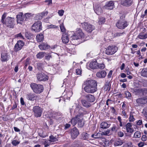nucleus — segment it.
<instances>
[{
    "instance_id": "obj_25",
    "label": "nucleus",
    "mask_w": 147,
    "mask_h": 147,
    "mask_svg": "<svg viewBox=\"0 0 147 147\" xmlns=\"http://www.w3.org/2000/svg\"><path fill=\"white\" fill-rule=\"evenodd\" d=\"M81 101L83 106L85 107L88 108L91 106V105L90 103L86 99H82Z\"/></svg>"
},
{
    "instance_id": "obj_18",
    "label": "nucleus",
    "mask_w": 147,
    "mask_h": 147,
    "mask_svg": "<svg viewBox=\"0 0 147 147\" xmlns=\"http://www.w3.org/2000/svg\"><path fill=\"white\" fill-rule=\"evenodd\" d=\"M9 56L6 51H4L1 54V60L5 61L8 60Z\"/></svg>"
},
{
    "instance_id": "obj_59",
    "label": "nucleus",
    "mask_w": 147,
    "mask_h": 147,
    "mask_svg": "<svg viewBox=\"0 0 147 147\" xmlns=\"http://www.w3.org/2000/svg\"><path fill=\"white\" fill-rule=\"evenodd\" d=\"M143 95L145 96L146 97H147V89H145L143 91Z\"/></svg>"
},
{
    "instance_id": "obj_14",
    "label": "nucleus",
    "mask_w": 147,
    "mask_h": 147,
    "mask_svg": "<svg viewBox=\"0 0 147 147\" xmlns=\"http://www.w3.org/2000/svg\"><path fill=\"white\" fill-rule=\"evenodd\" d=\"M137 106L140 105L141 104H144L147 103V97H143L139 98L136 100Z\"/></svg>"
},
{
    "instance_id": "obj_21",
    "label": "nucleus",
    "mask_w": 147,
    "mask_h": 147,
    "mask_svg": "<svg viewBox=\"0 0 147 147\" xmlns=\"http://www.w3.org/2000/svg\"><path fill=\"white\" fill-rule=\"evenodd\" d=\"M63 42L65 44L67 43L69 41V38L67 34L66 33L63 34L61 38Z\"/></svg>"
},
{
    "instance_id": "obj_8",
    "label": "nucleus",
    "mask_w": 147,
    "mask_h": 147,
    "mask_svg": "<svg viewBox=\"0 0 147 147\" xmlns=\"http://www.w3.org/2000/svg\"><path fill=\"white\" fill-rule=\"evenodd\" d=\"M128 24L127 22L125 20H119L116 24L117 27L119 28L123 29L125 28Z\"/></svg>"
},
{
    "instance_id": "obj_7",
    "label": "nucleus",
    "mask_w": 147,
    "mask_h": 147,
    "mask_svg": "<svg viewBox=\"0 0 147 147\" xmlns=\"http://www.w3.org/2000/svg\"><path fill=\"white\" fill-rule=\"evenodd\" d=\"M117 50V48L115 46H109L106 49L105 53L108 55L114 54Z\"/></svg>"
},
{
    "instance_id": "obj_31",
    "label": "nucleus",
    "mask_w": 147,
    "mask_h": 147,
    "mask_svg": "<svg viewBox=\"0 0 147 147\" xmlns=\"http://www.w3.org/2000/svg\"><path fill=\"white\" fill-rule=\"evenodd\" d=\"M36 39L38 42H41L44 39V36L43 34L40 33L37 35L36 36Z\"/></svg>"
},
{
    "instance_id": "obj_30",
    "label": "nucleus",
    "mask_w": 147,
    "mask_h": 147,
    "mask_svg": "<svg viewBox=\"0 0 147 147\" xmlns=\"http://www.w3.org/2000/svg\"><path fill=\"white\" fill-rule=\"evenodd\" d=\"M124 143L123 140L119 139L116 140L114 142L115 146H119L122 145Z\"/></svg>"
},
{
    "instance_id": "obj_54",
    "label": "nucleus",
    "mask_w": 147,
    "mask_h": 147,
    "mask_svg": "<svg viewBox=\"0 0 147 147\" xmlns=\"http://www.w3.org/2000/svg\"><path fill=\"white\" fill-rule=\"evenodd\" d=\"M42 15V18L47 15L48 13V12L47 11H44L41 13Z\"/></svg>"
},
{
    "instance_id": "obj_64",
    "label": "nucleus",
    "mask_w": 147,
    "mask_h": 147,
    "mask_svg": "<svg viewBox=\"0 0 147 147\" xmlns=\"http://www.w3.org/2000/svg\"><path fill=\"white\" fill-rule=\"evenodd\" d=\"M70 126V125L69 124L67 123L65 125V129H67L69 128Z\"/></svg>"
},
{
    "instance_id": "obj_48",
    "label": "nucleus",
    "mask_w": 147,
    "mask_h": 147,
    "mask_svg": "<svg viewBox=\"0 0 147 147\" xmlns=\"http://www.w3.org/2000/svg\"><path fill=\"white\" fill-rule=\"evenodd\" d=\"M29 60L30 59L29 58H27L26 59V61L25 63V66L24 67V68L25 69H26L27 65L30 64Z\"/></svg>"
},
{
    "instance_id": "obj_32",
    "label": "nucleus",
    "mask_w": 147,
    "mask_h": 147,
    "mask_svg": "<svg viewBox=\"0 0 147 147\" xmlns=\"http://www.w3.org/2000/svg\"><path fill=\"white\" fill-rule=\"evenodd\" d=\"M110 124L107 123L106 122H103L101 123L100 127L103 129H106L108 128L110 126Z\"/></svg>"
},
{
    "instance_id": "obj_56",
    "label": "nucleus",
    "mask_w": 147,
    "mask_h": 147,
    "mask_svg": "<svg viewBox=\"0 0 147 147\" xmlns=\"http://www.w3.org/2000/svg\"><path fill=\"white\" fill-rule=\"evenodd\" d=\"M64 11L63 10H59L58 11V13L60 16H62L63 14Z\"/></svg>"
},
{
    "instance_id": "obj_29",
    "label": "nucleus",
    "mask_w": 147,
    "mask_h": 147,
    "mask_svg": "<svg viewBox=\"0 0 147 147\" xmlns=\"http://www.w3.org/2000/svg\"><path fill=\"white\" fill-rule=\"evenodd\" d=\"M110 86V82L108 81L107 82L103 87V90L105 91H109L111 88Z\"/></svg>"
},
{
    "instance_id": "obj_50",
    "label": "nucleus",
    "mask_w": 147,
    "mask_h": 147,
    "mask_svg": "<svg viewBox=\"0 0 147 147\" xmlns=\"http://www.w3.org/2000/svg\"><path fill=\"white\" fill-rule=\"evenodd\" d=\"M42 15L41 13L38 14L36 16V20H41L42 18Z\"/></svg>"
},
{
    "instance_id": "obj_16",
    "label": "nucleus",
    "mask_w": 147,
    "mask_h": 147,
    "mask_svg": "<svg viewBox=\"0 0 147 147\" xmlns=\"http://www.w3.org/2000/svg\"><path fill=\"white\" fill-rule=\"evenodd\" d=\"M79 134L78 129L76 127L71 129V134L72 139L76 138Z\"/></svg>"
},
{
    "instance_id": "obj_55",
    "label": "nucleus",
    "mask_w": 147,
    "mask_h": 147,
    "mask_svg": "<svg viewBox=\"0 0 147 147\" xmlns=\"http://www.w3.org/2000/svg\"><path fill=\"white\" fill-rule=\"evenodd\" d=\"M141 139L143 142L147 140V137L145 135H143Z\"/></svg>"
},
{
    "instance_id": "obj_49",
    "label": "nucleus",
    "mask_w": 147,
    "mask_h": 147,
    "mask_svg": "<svg viewBox=\"0 0 147 147\" xmlns=\"http://www.w3.org/2000/svg\"><path fill=\"white\" fill-rule=\"evenodd\" d=\"M79 38L78 36V35L76 34V33H75L74 35L71 36V38L72 40H75L79 39Z\"/></svg>"
},
{
    "instance_id": "obj_17",
    "label": "nucleus",
    "mask_w": 147,
    "mask_h": 147,
    "mask_svg": "<svg viewBox=\"0 0 147 147\" xmlns=\"http://www.w3.org/2000/svg\"><path fill=\"white\" fill-rule=\"evenodd\" d=\"M85 99L89 102H94L95 98L94 96L90 94H87L84 96Z\"/></svg>"
},
{
    "instance_id": "obj_1",
    "label": "nucleus",
    "mask_w": 147,
    "mask_h": 147,
    "mask_svg": "<svg viewBox=\"0 0 147 147\" xmlns=\"http://www.w3.org/2000/svg\"><path fill=\"white\" fill-rule=\"evenodd\" d=\"M97 84L95 80H89L86 83L84 90L87 93H93L97 91Z\"/></svg>"
},
{
    "instance_id": "obj_51",
    "label": "nucleus",
    "mask_w": 147,
    "mask_h": 147,
    "mask_svg": "<svg viewBox=\"0 0 147 147\" xmlns=\"http://www.w3.org/2000/svg\"><path fill=\"white\" fill-rule=\"evenodd\" d=\"M145 145H146L145 142H140L138 144V145L139 147H143Z\"/></svg>"
},
{
    "instance_id": "obj_62",
    "label": "nucleus",
    "mask_w": 147,
    "mask_h": 147,
    "mask_svg": "<svg viewBox=\"0 0 147 147\" xmlns=\"http://www.w3.org/2000/svg\"><path fill=\"white\" fill-rule=\"evenodd\" d=\"M60 28L62 32H64L65 31V29L63 25H61L60 26Z\"/></svg>"
},
{
    "instance_id": "obj_4",
    "label": "nucleus",
    "mask_w": 147,
    "mask_h": 147,
    "mask_svg": "<svg viewBox=\"0 0 147 147\" xmlns=\"http://www.w3.org/2000/svg\"><path fill=\"white\" fill-rule=\"evenodd\" d=\"M82 117H75L71 119V122L73 125H75L77 123L79 127H82L84 125V123L82 121Z\"/></svg>"
},
{
    "instance_id": "obj_52",
    "label": "nucleus",
    "mask_w": 147,
    "mask_h": 147,
    "mask_svg": "<svg viewBox=\"0 0 147 147\" xmlns=\"http://www.w3.org/2000/svg\"><path fill=\"white\" fill-rule=\"evenodd\" d=\"M110 132V130L107 129L106 131H105L102 133V135H107Z\"/></svg>"
},
{
    "instance_id": "obj_53",
    "label": "nucleus",
    "mask_w": 147,
    "mask_h": 147,
    "mask_svg": "<svg viewBox=\"0 0 147 147\" xmlns=\"http://www.w3.org/2000/svg\"><path fill=\"white\" fill-rule=\"evenodd\" d=\"M126 96L127 98H129L131 96V94L129 91H126L125 92Z\"/></svg>"
},
{
    "instance_id": "obj_33",
    "label": "nucleus",
    "mask_w": 147,
    "mask_h": 147,
    "mask_svg": "<svg viewBox=\"0 0 147 147\" xmlns=\"http://www.w3.org/2000/svg\"><path fill=\"white\" fill-rule=\"evenodd\" d=\"M141 76L147 78V68H143L141 72Z\"/></svg>"
},
{
    "instance_id": "obj_22",
    "label": "nucleus",
    "mask_w": 147,
    "mask_h": 147,
    "mask_svg": "<svg viewBox=\"0 0 147 147\" xmlns=\"http://www.w3.org/2000/svg\"><path fill=\"white\" fill-rule=\"evenodd\" d=\"M125 127L126 128L127 132L132 133L134 131V129L131 128L132 124L131 123H127L125 125Z\"/></svg>"
},
{
    "instance_id": "obj_40",
    "label": "nucleus",
    "mask_w": 147,
    "mask_h": 147,
    "mask_svg": "<svg viewBox=\"0 0 147 147\" xmlns=\"http://www.w3.org/2000/svg\"><path fill=\"white\" fill-rule=\"evenodd\" d=\"M73 92H72L70 91L67 92L65 96L66 97L67 99L69 100L70 97L72 96Z\"/></svg>"
},
{
    "instance_id": "obj_2",
    "label": "nucleus",
    "mask_w": 147,
    "mask_h": 147,
    "mask_svg": "<svg viewBox=\"0 0 147 147\" xmlns=\"http://www.w3.org/2000/svg\"><path fill=\"white\" fill-rule=\"evenodd\" d=\"M6 13H4L3 14L1 17V22L7 27L10 28H13L15 25L14 18L9 17H7L6 18Z\"/></svg>"
},
{
    "instance_id": "obj_58",
    "label": "nucleus",
    "mask_w": 147,
    "mask_h": 147,
    "mask_svg": "<svg viewBox=\"0 0 147 147\" xmlns=\"http://www.w3.org/2000/svg\"><path fill=\"white\" fill-rule=\"evenodd\" d=\"M143 111L145 112V117L147 118V107L144 108Z\"/></svg>"
},
{
    "instance_id": "obj_23",
    "label": "nucleus",
    "mask_w": 147,
    "mask_h": 147,
    "mask_svg": "<svg viewBox=\"0 0 147 147\" xmlns=\"http://www.w3.org/2000/svg\"><path fill=\"white\" fill-rule=\"evenodd\" d=\"M39 48L41 50H45L48 49L50 46L45 43H43L39 45L38 46Z\"/></svg>"
},
{
    "instance_id": "obj_12",
    "label": "nucleus",
    "mask_w": 147,
    "mask_h": 147,
    "mask_svg": "<svg viewBox=\"0 0 147 147\" xmlns=\"http://www.w3.org/2000/svg\"><path fill=\"white\" fill-rule=\"evenodd\" d=\"M120 2L121 5L126 7L131 6L134 3L133 0H121Z\"/></svg>"
},
{
    "instance_id": "obj_60",
    "label": "nucleus",
    "mask_w": 147,
    "mask_h": 147,
    "mask_svg": "<svg viewBox=\"0 0 147 147\" xmlns=\"http://www.w3.org/2000/svg\"><path fill=\"white\" fill-rule=\"evenodd\" d=\"M117 134L118 136L121 137H122L124 136L123 133L121 131L118 132Z\"/></svg>"
},
{
    "instance_id": "obj_24",
    "label": "nucleus",
    "mask_w": 147,
    "mask_h": 147,
    "mask_svg": "<svg viewBox=\"0 0 147 147\" xmlns=\"http://www.w3.org/2000/svg\"><path fill=\"white\" fill-rule=\"evenodd\" d=\"M106 72L104 70L101 71L96 73V76L97 77L100 78H105L106 75Z\"/></svg>"
},
{
    "instance_id": "obj_39",
    "label": "nucleus",
    "mask_w": 147,
    "mask_h": 147,
    "mask_svg": "<svg viewBox=\"0 0 147 147\" xmlns=\"http://www.w3.org/2000/svg\"><path fill=\"white\" fill-rule=\"evenodd\" d=\"M49 141L50 142H55L58 141V140L56 138L54 137L53 135H51L49 137Z\"/></svg>"
},
{
    "instance_id": "obj_61",
    "label": "nucleus",
    "mask_w": 147,
    "mask_h": 147,
    "mask_svg": "<svg viewBox=\"0 0 147 147\" xmlns=\"http://www.w3.org/2000/svg\"><path fill=\"white\" fill-rule=\"evenodd\" d=\"M76 72L77 75H80L82 71L80 69H76Z\"/></svg>"
},
{
    "instance_id": "obj_10",
    "label": "nucleus",
    "mask_w": 147,
    "mask_h": 147,
    "mask_svg": "<svg viewBox=\"0 0 147 147\" xmlns=\"http://www.w3.org/2000/svg\"><path fill=\"white\" fill-rule=\"evenodd\" d=\"M33 111L36 117H38L41 116L42 111L41 108L39 106H35L34 107L33 109Z\"/></svg>"
},
{
    "instance_id": "obj_44",
    "label": "nucleus",
    "mask_w": 147,
    "mask_h": 147,
    "mask_svg": "<svg viewBox=\"0 0 147 147\" xmlns=\"http://www.w3.org/2000/svg\"><path fill=\"white\" fill-rule=\"evenodd\" d=\"M76 108L74 110V112L75 113H78L79 111V109L80 108V105L78 104H76Z\"/></svg>"
},
{
    "instance_id": "obj_42",
    "label": "nucleus",
    "mask_w": 147,
    "mask_h": 147,
    "mask_svg": "<svg viewBox=\"0 0 147 147\" xmlns=\"http://www.w3.org/2000/svg\"><path fill=\"white\" fill-rule=\"evenodd\" d=\"M105 19L104 18L101 17L99 19L98 23L100 25L102 24L105 23Z\"/></svg>"
},
{
    "instance_id": "obj_28",
    "label": "nucleus",
    "mask_w": 147,
    "mask_h": 147,
    "mask_svg": "<svg viewBox=\"0 0 147 147\" xmlns=\"http://www.w3.org/2000/svg\"><path fill=\"white\" fill-rule=\"evenodd\" d=\"M27 98L30 100L34 101L36 98L34 94H29L26 95Z\"/></svg>"
},
{
    "instance_id": "obj_26",
    "label": "nucleus",
    "mask_w": 147,
    "mask_h": 147,
    "mask_svg": "<svg viewBox=\"0 0 147 147\" xmlns=\"http://www.w3.org/2000/svg\"><path fill=\"white\" fill-rule=\"evenodd\" d=\"M79 111L78 112V114L76 117H82L83 116L84 114H85V112H86V111L84 110V108L82 107L80 105V108L79 109Z\"/></svg>"
},
{
    "instance_id": "obj_45",
    "label": "nucleus",
    "mask_w": 147,
    "mask_h": 147,
    "mask_svg": "<svg viewBox=\"0 0 147 147\" xmlns=\"http://www.w3.org/2000/svg\"><path fill=\"white\" fill-rule=\"evenodd\" d=\"M31 16V13H26L24 15L25 20H27V19L29 18Z\"/></svg>"
},
{
    "instance_id": "obj_9",
    "label": "nucleus",
    "mask_w": 147,
    "mask_h": 147,
    "mask_svg": "<svg viewBox=\"0 0 147 147\" xmlns=\"http://www.w3.org/2000/svg\"><path fill=\"white\" fill-rule=\"evenodd\" d=\"M42 23L40 21L35 22L32 26V29L36 32H39L42 29Z\"/></svg>"
},
{
    "instance_id": "obj_3",
    "label": "nucleus",
    "mask_w": 147,
    "mask_h": 147,
    "mask_svg": "<svg viewBox=\"0 0 147 147\" xmlns=\"http://www.w3.org/2000/svg\"><path fill=\"white\" fill-rule=\"evenodd\" d=\"M30 86L33 91L36 93L40 94L43 90V86L41 84H37L32 83L30 84Z\"/></svg>"
},
{
    "instance_id": "obj_27",
    "label": "nucleus",
    "mask_w": 147,
    "mask_h": 147,
    "mask_svg": "<svg viewBox=\"0 0 147 147\" xmlns=\"http://www.w3.org/2000/svg\"><path fill=\"white\" fill-rule=\"evenodd\" d=\"M89 67L93 69H97L98 63L96 61L91 62L89 64Z\"/></svg>"
},
{
    "instance_id": "obj_46",
    "label": "nucleus",
    "mask_w": 147,
    "mask_h": 147,
    "mask_svg": "<svg viewBox=\"0 0 147 147\" xmlns=\"http://www.w3.org/2000/svg\"><path fill=\"white\" fill-rule=\"evenodd\" d=\"M97 68L100 69H103L105 67V65L103 63L98 64V63Z\"/></svg>"
},
{
    "instance_id": "obj_41",
    "label": "nucleus",
    "mask_w": 147,
    "mask_h": 147,
    "mask_svg": "<svg viewBox=\"0 0 147 147\" xmlns=\"http://www.w3.org/2000/svg\"><path fill=\"white\" fill-rule=\"evenodd\" d=\"M129 119V121L130 122H133L135 120V119L134 118L133 115L132 114V113H130Z\"/></svg>"
},
{
    "instance_id": "obj_63",
    "label": "nucleus",
    "mask_w": 147,
    "mask_h": 147,
    "mask_svg": "<svg viewBox=\"0 0 147 147\" xmlns=\"http://www.w3.org/2000/svg\"><path fill=\"white\" fill-rule=\"evenodd\" d=\"M117 128L115 126H113L111 128V130L115 132H116L117 131Z\"/></svg>"
},
{
    "instance_id": "obj_37",
    "label": "nucleus",
    "mask_w": 147,
    "mask_h": 147,
    "mask_svg": "<svg viewBox=\"0 0 147 147\" xmlns=\"http://www.w3.org/2000/svg\"><path fill=\"white\" fill-rule=\"evenodd\" d=\"M89 135L85 132L83 133L81 135V138L84 140H87L88 139Z\"/></svg>"
},
{
    "instance_id": "obj_19",
    "label": "nucleus",
    "mask_w": 147,
    "mask_h": 147,
    "mask_svg": "<svg viewBox=\"0 0 147 147\" xmlns=\"http://www.w3.org/2000/svg\"><path fill=\"white\" fill-rule=\"evenodd\" d=\"M94 9L95 12L98 15L100 14L102 12V10L101 7L98 4H96L95 5H94Z\"/></svg>"
},
{
    "instance_id": "obj_35",
    "label": "nucleus",
    "mask_w": 147,
    "mask_h": 147,
    "mask_svg": "<svg viewBox=\"0 0 147 147\" xmlns=\"http://www.w3.org/2000/svg\"><path fill=\"white\" fill-rule=\"evenodd\" d=\"M137 37L141 39H144L147 38V34H143L142 33H140L138 35Z\"/></svg>"
},
{
    "instance_id": "obj_47",
    "label": "nucleus",
    "mask_w": 147,
    "mask_h": 147,
    "mask_svg": "<svg viewBox=\"0 0 147 147\" xmlns=\"http://www.w3.org/2000/svg\"><path fill=\"white\" fill-rule=\"evenodd\" d=\"M20 141L17 140H13L12 142V144L13 146H16L19 144Z\"/></svg>"
},
{
    "instance_id": "obj_5",
    "label": "nucleus",
    "mask_w": 147,
    "mask_h": 147,
    "mask_svg": "<svg viewBox=\"0 0 147 147\" xmlns=\"http://www.w3.org/2000/svg\"><path fill=\"white\" fill-rule=\"evenodd\" d=\"M82 25L83 28L87 32H91L95 29V27L88 22H84L82 23Z\"/></svg>"
},
{
    "instance_id": "obj_15",
    "label": "nucleus",
    "mask_w": 147,
    "mask_h": 147,
    "mask_svg": "<svg viewBox=\"0 0 147 147\" xmlns=\"http://www.w3.org/2000/svg\"><path fill=\"white\" fill-rule=\"evenodd\" d=\"M114 1H109L106 3L105 5L103 7V8L110 10H112L115 7Z\"/></svg>"
},
{
    "instance_id": "obj_20",
    "label": "nucleus",
    "mask_w": 147,
    "mask_h": 147,
    "mask_svg": "<svg viewBox=\"0 0 147 147\" xmlns=\"http://www.w3.org/2000/svg\"><path fill=\"white\" fill-rule=\"evenodd\" d=\"M76 33V34L78 35L79 39H82L84 38V34L81 29L80 28H77Z\"/></svg>"
},
{
    "instance_id": "obj_36",
    "label": "nucleus",
    "mask_w": 147,
    "mask_h": 147,
    "mask_svg": "<svg viewBox=\"0 0 147 147\" xmlns=\"http://www.w3.org/2000/svg\"><path fill=\"white\" fill-rule=\"evenodd\" d=\"M25 35L26 37L28 39L32 38L34 36L32 34L27 32L25 33Z\"/></svg>"
},
{
    "instance_id": "obj_43",
    "label": "nucleus",
    "mask_w": 147,
    "mask_h": 147,
    "mask_svg": "<svg viewBox=\"0 0 147 147\" xmlns=\"http://www.w3.org/2000/svg\"><path fill=\"white\" fill-rule=\"evenodd\" d=\"M134 136L136 138H140L141 137L140 132L138 131L136 132L134 134Z\"/></svg>"
},
{
    "instance_id": "obj_11",
    "label": "nucleus",
    "mask_w": 147,
    "mask_h": 147,
    "mask_svg": "<svg viewBox=\"0 0 147 147\" xmlns=\"http://www.w3.org/2000/svg\"><path fill=\"white\" fill-rule=\"evenodd\" d=\"M24 43L22 40H19L17 41L14 47V50L15 52L20 50L24 46Z\"/></svg>"
},
{
    "instance_id": "obj_6",
    "label": "nucleus",
    "mask_w": 147,
    "mask_h": 147,
    "mask_svg": "<svg viewBox=\"0 0 147 147\" xmlns=\"http://www.w3.org/2000/svg\"><path fill=\"white\" fill-rule=\"evenodd\" d=\"M37 80L39 81H46L48 80L49 77L43 72L39 73L36 74Z\"/></svg>"
},
{
    "instance_id": "obj_34",
    "label": "nucleus",
    "mask_w": 147,
    "mask_h": 147,
    "mask_svg": "<svg viewBox=\"0 0 147 147\" xmlns=\"http://www.w3.org/2000/svg\"><path fill=\"white\" fill-rule=\"evenodd\" d=\"M45 52H40L37 54L36 55V57L37 59H41L44 57L45 55Z\"/></svg>"
},
{
    "instance_id": "obj_57",
    "label": "nucleus",
    "mask_w": 147,
    "mask_h": 147,
    "mask_svg": "<svg viewBox=\"0 0 147 147\" xmlns=\"http://www.w3.org/2000/svg\"><path fill=\"white\" fill-rule=\"evenodd\" d=\"M16 37H20V38H22L23 39H24V37L22 35V33H20L19 34H18L16 35Z\"/></svg>"
},
{
    "instance_id": "obj_13",
    "label": "nucleus",
    "mask_w": 147,
    "mask_h": 147,
    "mask_svg": "<svg viewBox=\"0 0 147 147\" xmlns=\"http://www.w3.org/2000/svg\"><path fill=\"white\" fill-rule=\"evenodd\" d=\"M16 18L17 19V22L18 24H22L25 20L24 15L23 16V13L22 12L19 13L17 15Z\"/></svg>"
},
{
    "instance_id": "obj_38",
    "label": "nucleus",
    "mask_w": 147,
    "mask_h": 147,
    "mask_svg": "<svg viewBox=\"0 0 147 147\" xmlns=\"http://www.w3.org/2000/svg\"><path fill=\"white\" fill-rule=\"evenodd\" d=\"M36 66L38 69L40 71L42 70L44 67L43 64L42 63H37Z\"/></svg>"
}]
</instances>
